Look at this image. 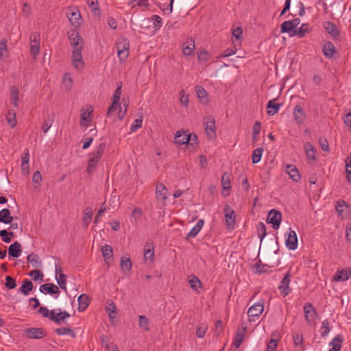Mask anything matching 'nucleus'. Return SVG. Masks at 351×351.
<instances>
[{"label": "nucleus", "instance_id": "nucleus-1", "mask_svg": "<svg viewBox=\"0 0 351 351\" xmlns=\"http://www.w3.org/2000/svg\"><path fill=\"white\" fill-rule=\"evenodd\" d=\"M70 44L73 47L72 50V64L77 69L83 68L82 51L84 48V40L79 33L75 29H71L68 32Z\"/></svg>", "mask_w": 351, "mask_h": 351}, {"label": "nucleus", "instance_id": "nucleus-2", "mask_svg": "<svg viewBox=\"0 0 351 351\" xmlns=\"http://www.w3.org/2000/svg\"><path fill=\"white\" fill-rule=\"evenodd\" d=\"M105 148L106 143H101L97 145L96 150L90 154V158L88 162L86 168V171L89 175L92 174L96 168L97 163L104 152Z\"/></svg>", "mask_w": 351, "mask_h": 351}, {"label": "nucleus", "instance_id": "nucleus-3", "mask_svg": "<svg viewBox=\"0 0 351 351\" xmlns=\"http://www.w3.org/2000/svg\"><path fill=\"white\" fill-rule=\"evenodd\" d=\"M116 47L117 55L121 62H125L130 54V43L125 37L118 38Z\"/></svg>", "mask_w": 351, "mask_h": 351}, {"label": "nucleus", "instance_id": "nucleus-4", "mask_svg": "<svg viewBox=\"0 0 351 351\" xmlns=\"http://www.w3.org/2000/svg\"><path fill=\"white\" fill-rule=\"evenodd\" d=\"M263 302H258L257 303L254 304L253 306L250 307V308L247 311L249 322H252L258 319L260 315L263 312Z\"/></svg>", "mask_w": 351, "mask_h": 351}, {"label": "nucleus", "instance_id": "nucleus-5", "mask_svg": "<svg viewBox=\"0 0 351 351\" xmlns=\"http://www.w3.org/2000/svg\"><path fill=\"white\" fill-rule=\"evenodd\" d=\"M66 16L71 24L75 27H77L81 24V14L76 7H69L66 13Z\"/></svg>", "mask_w": 351, "mask_h": 351}, {"label": "nucleus", "instance_id": "nucleus-6", "mask_svg": "<svg viewBox=\"0 0 351 351\" xmlns=\"http://www.w3.org/2000/svg\"><path fill=\"white\" fill-rule=\"evenodd\" d=\"M30 52L34 58L39 53L40 51V34L37 32L31 34L30 37Z\"/></svg>", "mask_w": 351, "mask_h": 351}, {"label": "nucleus", "instance_id": "nucleus-7", "mask_svg": "<svg viewBox=\"0 0 351 351\" xmlns=\"http://www.w3.org/2000/svg\"><path fill=\"white\" fill-rule=\"evenodd\" d=\"M281 220L282 215L280 211H278L276 209H272L269 211L267 218V223L273 225L274 230L279 228Z\"/></svg>", "mask_w": 351, "mask_h": 351}, {"label": "nucleus", "instance_id": "nucleus-8", "mask_svg": "<svg viewBox=\"0 0 351 351\" xmlns=\"http://www.w3.org/2000/svg\"><path fill=\"white\" fill-rule=\"evenodd\" d=\"M223 213L225 215V219L226 225L228 228H233L235 225L236 213L229 205L226 204L224 206Z\"/></svg>", "mask_w": 351, "mask_h": 351}, {"label": "nucleus", "instance_id": "nucleus-9", "mask_svg": "<svg viewBox=\"0 0 351 351\" xmlns=\"http://www.w3.org/2000/svg\"><path fill=\"white\" fill-rule=\"evenodd\" d=\"M205 132L206 135L210 138L216 136L215 121L213 118L205 117Z\"/></svg>", "mask_w": 351, "mask_h": 351}, {"label": "nucleus", "instance_id": "nucleus-10", "mask_svg": "<svg viewBox=\"0 0 351 351\" xmlns=\"http://www.w3.org/2000/svg\"><path fill=\"white\" fill-rule=\"evenodd\" d=\"M286 247L291 250H295L298 247V237L295 232L289 228L288 237L285 241Z\"/></svg>", "mask_w": 351, "mask_h": 351}, {"label": "nucleus", "instance_id": "nucleus-11", "mask_svg": "<svg viewBox=\"0 0 351 351\" xmlns=\"http://www.w3.org/2000/svg\"><path fill=\"white\" fill-rule=\"evenodd\" d=\"M25 334L29 339H41L46 336V332L40 328H31L25 331Z\"/></svg>", "mask_w": 351, "mask_h": 351}, {"label": "nucleus", "instance_id": "nucleus-12", "mask_svg": "<svg viewBox=\"0 0 351 351\" xmlns=\"http://www.w3.org/2000/svg\"><path fill=\"white\" fill-rule=\"evenodd\" d=\"M56 278L57 283L62 289L66 290V276L62 274V268L60 265L56 264Z\"/></svg>", "mask_w": 351, "mask_h": 351}, {"label": "nucleus", "instance_id": "nucleus-13", "mask_svg": "<svg viewBox=\"0 0 351 351\" xmlns=\"http://www.w3.org/2000/svg\"><path fill=\"white\" fill-rule=\"evenodd\" d=\"M289 283L290 274L287 273L282 278V281L280 282V285L278 287L279 291L284 297L287 296L291 291Z\"/></svg>", "mask_w": 351, "mask_h": 351}, {"label": "nucleus", "instance_id": "nucleus-14", "mask_svg": "<svg viewBox=\"0 0 351 351\" xmlns=\"http://www.w3.org/2000/svg\"><path fill=\"white\" fill-rule=\"evenodd\" d=\"M305 319L308 323H312L316 317V311L311 303L305 304L304 306Z\"/></svg>", "mask_w": 351, "mask_h": 351}, {"label": "nucleus", "instance_id": "nucleus-15", "mask_svg": "<svg viewBox=\"0 0 351 351\" xmlns=\"http://www.w3.org/2000/svg\"><path fill=\"white\" fill-rule=\"evenodd\" d=\"M70 317V315L66 311H60L56 313L55 310L51 311L50 320L56 322L58 324H60L66 318Z\"/></svg>", "mask_w": 351, "mask_h": 351}, {"label": "nucleus", "instance_id": "nucleus-16", "mask_svg": "<svg viewBox=\"0 0 351 351\" xmlns=\"http://www.w3.org/2000/svg\"><path fill=\"white\" fill-rule=\"evenodd\" d=\"M191 136L183 130L178 131L175 135V143L179 145L189 143Z\"/></svg>", "mask_w": 351, "mask_h": 351}, {"label": "nucleus", "instance_id": "nucleus-17", "mask_svg": "<svg viewBox=\"0 0 351 351\" xmlns=\"http://www.w3.org/2000/svg\"><path fill=\"white\" fill-rule=\"evenodd\" d=\"M168 191L162 183H157L156 186V197L157 199L165 201L167 199Z\"/></svg>", "mask_w": 351, "mask_h": 351}, {"label": "nucleus", "instance_id": "nucleus-18", "mask_svg": "<svg viewBox=\"0 0 351 351\" xmlns=\"http://www.w3.org/2000/svg\"><path fill=\"white\" fill-rule=\"evenodd\" d=\"M286 173L289 174V178L295 182H298L300 180L299 171L293 165H287L286 166Z\"/></svg>", "mask_w": 351, "mask_h": 351}, {"label": "nucleus", "instance_id": "nucleus-19", "mask_svg": "<svg viewBox=\"0 0 351 351\" xmlns=\"http://www.w3.org/2000/svg\"><path fill=\"white\" fill-rule=\"evenodd\" d=\"M293 117L294 120L298 124H301L304 122L306 118V114L300 106L298 105L295 107L293 110Z\"/></svg>", "mask_w": 351, "mask_h": 351}, {"label": "nucleus", "instance_id": "nucleus-20", "mask_svg": "<svg viewBox=\"0 0 351 351\" xmlns=\"http://www.w3.org/2000/svg\"><path fill=\"white\" fill-rule=\"evenodd\" d=\"M40 291L44 294H56L60 292L59 288L52 283L44 284L40 287Z\"/></svg>", "mask_w": 351, "mask_h": 351}, {"label": "nucleus", "instance_id": "nucleus-21", "mask_svg": "<svg viewBox=\"0 0 351 351\" xmlns=\"http://www.w3.org/2000/svg\"><path fill=\"white\" fill-rule=\"evenodd\" d=\"M132 263L130 258L122 256L120 260V267L125 274H128L132 269Z\"/></svg>", "mask_w": 351, "mask_h": 351}, {"label": "nucleus", "instance_id": "nucleus-22", "mask_svg": "<svg viewBox=\"0 0 351 351\" xmlns=\"http://www.w3.org/2000/svg\"><path fill=\"white\" fill-rule=\"evenodd\" d=\"M21 244L18 241H15L14 243L11 244L8 248L9 255L14 258L19 257L21 253Z\"/></svg>", "mask_w": 351, "mask_h": 351}, {"label": "nucleus", "instance_id": "nucleus-23", "mask_svg": "<svg viewBox=\"0 0 351 351\" xmlns=\"http://www.w3.org/2000/svg\"><path fill=\"white\" fill-rule=\"evenodd\" d=\"M304 148H305L306 156L307 157L308 160L313 161V162L315 161L316 160V156H315L316 150L314 148V147L313 146V145L308 142L304 145Z\"/></svg>", "mask_w": 351, "mask_h": 351}, {"label": "nucleus", "instance_id": "nucleus-24", "mask_svg": "<svg viewBox=\"0 0 351 351\" xmlns=\"http://www.w3.org/2000/svg\"><path fill=\"white\" fill-rule=\"evenodd\" d=\"M351 276V269H342L337 271L333 276L334 280L336 281H344L349 279Z\"/></svg>", "mask_w": 351, "mask_h": 351}, {"label": "nucleus", "instance_id": "nucleus-25", "mask_svg": "<svg viewBox=\"0 0 351 351\" xmlns=\"http://www.w3.org/2000/svg\"><path fill=\"white\" fill-rule=\"evenodd\" d=\"M311 29L308 24H302L300 28L295 29L291 33V36H298L299 38H303L306 34H308Z\"/></svg>", "mask_w": 351, "mask_h": 351}, {"label": "nucleus", "instance_id": "nucleus-26", "mask_svg": "<svg viewBox=\"0 0 351 351\" xmlns=\"http://www.w3.org/2000/svg\"><path fill=\"white\" fill-rule=\"evenodd\" d=\"M276 99L269 100L267 104V108L268 109L267 113L269 116H273L278 112L280 104H275Z\"/></svg>", "mask_w": 351, "mask_h": 351}, {"label": "nucleus", "instance_id": "nucleus-27", "mask_svg": "<svg viewBox=\"0 0 351 351\" xmlns=\"http://www.w3.org/2000/svg\"><path fill=\"white\" fill-rule=\"evenodd\" d=\"M90 300L87 295L82 294L78 297V310L84 311L89 305Z\"/></svg>", "mask_w": 351, "mask_h": 351}, {"label": "nucleus", "instance_id": "nucleus-28", "mask_svg": "<svg viewBox=\"0 0 351 351\" xmlns=\"http://www.w3.org/2000/svg\"><path fill=\"white\" fill-rule=\"evenodd\" d=\"M324 27L326 31L330 34L332 37H338L339 36V32L336 27V25L332 22L327 21L324 23Z\"/></svg>", "mask_w": 351, "mask_h": 351}, {"label": "nucleus", "instance_id": "nucleus-29", "mask_svg": "<svg viewBox=\"0 0 351 351\" xmlns=\"http://www.w3.org/2000/svg\"><path fill=\"white\" fill-rule=\"evenodd\" d=\"M12 221L13 217L8 208H3L0 211V222L8 224L11 223Z\"/></svg>", "mask_w": 351, "mask_h": 351}, {"label": "nucleus", "instance_id": "nucleus-30", "mask_svg": "<svg viewBox=\"0 0 351 351\" xmlns=\"http://www.w3.org/2000/svg\"><path fill=\"white\" fill-rule=\"evenodd\" d=\"M93 216V210L90 207H86L83 212V219H82V225L84 227H88L91 221Z\"/></svg>", "mask_w": 351, "mask_h": 351}, {"label": "nucleus", "instance_id": "nucleus-31", "mask_svg": "<svg viewBox=\"0 0 351 351\" xmlns=\"http://www.w3.org/2000/svg\"><path fill=\"white\" fill-rule=\"evenodd\" d=\"M322 51L326 57L330 58L335 52V48L331 42H327L324 44Z\"/></svg>", "mask_w": 351, "mask_h": 351}, {"label": "nucleus", "instance_id": "nucleus-32", "mask_svg": "<svg viewBox=\"0 0 351 351\" xmlns=\"http://www.w3.org/2000/svg\"><path fill=\"white\" fill-rule=\"evenodd\" d=\"M342 342V336L339 335H337L330 343V345L332 346V348L330 349L329 351H339L341 348Z\"/></svg>", "mask_w": 351, "mask_h": 351}, {"label": "nucleus", "instance_id": "nucleus-33", "mask_svg": "<svg viewBox=\"0 0 351 351\" xmlns=\"http://www.w3.org/2000/svg\"><path fill=\"white\" fill-rule=\"evenodd\" d=\"M154 256V246L152 243H147L144 247V259L147 261L149 259L153 261Z\"/></svg>", "mask_w": 351, "mask_h": 351}, {"label": "nucleus", "instance_id": "nucleus-34", "mask_svg": "<svg viewBox=\"0 0 351 351\" xmlns=\"http://www.w3.org/2000/svg\"><path fill=\"white\" fill-rule=\"evenodd\" d=\"M138 326L144 331L148 332L150 330L149 321L145 315H138Z\"/></svg>", "mask_w": 351, "mask_h": 351}, {"label": "nucleus", "instance_id": "nucleus-35", "mask_svg": "<svg viewBox=\"0 0 351 351\" xmlns=\"http://www.w3.org/2000/svg\"><path fill=\"white\" fill-rule=\"evenodd\" d=\"M28 263H29L32 267H39L41 266L42 263L39 259V257L37 254L31 253L27 257Z\"/></svg>", "mask_w": 351, "mask_h": 351}, {"label": "nucleus", "instance_id": "nucleus-36", "mask_svg": "<svg viewBox=\"0 0 351 351\" xmlns=\"http://www.w3.org/2000/svg\"><path fill=\"white\" fill-rule=\"evenodd\" d=\"M8 55L7 41L3 39L0 41V59L4 61L8 57Z\"/></svg>", "mask_w": 351, "mask_h": 351}, {"label": "nucleus", "instance_id": "nucleus-37", "mask_svg": "<svg viewBox=\"0 0 351 351\" xmlns=\"http://www.w3.org/2000/svg\"><path fill=\"white\" fill-rule=\"evenodd\" d=\"M32 282L28 279H25L23 281V285L20 289V291L23 295H27L32 290Z\"/></svg>", "mask_w": 351, "mask_h": 351}, {"label": "nucleus", "instance_id": "nucleus-38", "mask_svg": "<svg viewBox=\"0 0 351 351\" xmlns=\"http://www.w3.org/2000/svg\"><path fill=\"white\" fill-rule=\"evenodd\" d=\"M247 330V324L245 322H242L240 326L238 327L237 332L235 334V339H241L243 340L244 337L245 336Z\"/></svg>", "mask_w": 351, "mask_h": 351}, {"label": "nucleus", "instance_id": "nucleus-39", "mask_svg": "<svg viewBox=\"0 0 351 351\" xmlns=\"http://www.w3.org/2000/svg\"><path fill=\"white\" fill-rule=\"evenodd\" d=\"M101 253L102 256L105 261H107L111 258H112L113 251L112 248L109 245H105L101 247Z\"/></svg>", "mask_w": 351, "mask_h": 351}, {"label": "nucleus", "instance_id": "nucleus-40", "mask_svg": "<svg viewBox=\"0 0 351 351\" xmlns=\"http://www.w3.org/2000/svg\"><path fill=\"white\" fill-rule=\"evenodd\" d=\"M10 92H11L12 103V104L14 105V107H17L18 106V101H19V89H18V88L16 86H13L11 88Z\"/></svg>", "mask_w": 351, "mask_h": 351}, {"label": "nucleus", "instance_id": "nucleus-41", "mask_svg": "<svg viewBox=\"0 0 351 351\" xmlns=\"http://www.w3.org/2000/svg\"><path fill=\"white\" fill-rule=\"evenodd\" d=\"M204 225V220L200 219L199 220L196 225L191 230V231L188 234L189 237H195L197 234L200 231L202 226Z\"/></svg>", "mask_w": 351, "mask_h": 351}, {"label": "nucleus", "instance_id": "nucleus-42", "mask_svg": "<svg viewBox=\"0 0 351 351\" xmlns=\"http://www.w3.org/2000/svg\"><path fill=\"white\" fill-rule=\"evenodd\" d=\"M62 83L66 90H70L73 86V79L69 73H65L63 77Z\"/></svg>", "mask_w": 351, "mask_h": 351}, {"label": "nucleus", "instance_id": "nucleus-43", "mask_svg": "<svg viewBox=\"0 0 351 351\" xmlns=\"http://www.w3.org/2000/svg\"><path fill=\"white\" fill-rule=\"evenodd\" d=\"M230 176L228 172L223 174L221 178V184L223 190L230 189L231 187L230 184Z\"/></svg>", "mask_w": 351, "mask_h": 351}, {"label": "nucleus", "instance_id": "nucleus-44", "mask_svg": "<svg viewBox=\"0 0 351 351\" xmlns=\"http://www.w3.org/2000/svg\"><path fill=\"white\" fill-rule=\"evenodd\" d=\"M190 287L192 289L197 291L199 288H201L202 283L199 278L195 276H192L191 278L189 280Z\"/></svg>", "mask_w": 351, "mask_h": 351}, {"label": "nucleus", "instance_id": "nucleus-45", "mask_svg": "<svg viewBox=\"0 0 351 351\" xmlns=\"http://www.w3.org/2000/svg\"><path fill=\"white\" fill-rule=\"evenodd\" d=\"M263 152V148H256L253 151L252 159V162L254 164H256L261 160Z\"/></svg>", "mask_w": 351, "mask_h": 351}, {"label": "nucleus", "instance_id": "nucleus-46", "mask_svg": "<svg viewBox=\"0 0 351 351\" xmlns=\"http://www.w3.org/2000/svg\"><path fill=\"white\" fill-rule=\"evenodd\" d=\"M295 29L293 27L292 25L289 22V21H286L283 22L280 25V32L281 33H291L293 32Z\"/></svg>", "mask_w": 351, "mask_h": 351}, {"label": "nucleus", "instance_id": "nucleus-47", "mask_svg": "<svg viewBox=\"0 0 351 351\" xmlns=\"http://www.w3.org/2000/svg\"><path fill=\"white\" fill-rule=\"evenodd\" d=\"M195 48V40L191 38L189 45L183 47V53L185 56L192 55L193 53Z\"/></svg>", "mask_w": 351, "mask_h": 351}, {"label": "nucleus", "instance_id": "nucleus-48", "mask_svg": "<svg viewBox=\"0 0 351 351\" xmlns=\"http://www.w3.org/2000/svg\"><path fill=\"white\" fill-rule=\"evenodd\" d=\"M346 179L350 184H351V156L346 160Z\"/></svg>", "mask_w": 351, "mask_h": 351}, {"label": "nucleus", "instance_id": "nucleus-49", "mask_svg": "<svg viewBox=\"0 0 351 351\" xmlns=\"http://www.w3.org/2000/svg\"><path fill=\"white\" fill-rule=\"evenodd\" d=\"M56 332L59 335H69L73 337H75V334L71 328H60L56 329Z\"/></svg>", "mask_w": 351, "mask_h": 351}, {"label": "nucleus", "instance_id": "nucleus-50", "mask_svg": "<svg viewBox=\"0 0 351 351\" xmlns=\"http://www.w3.org/2000/svg\"><path fill=\"white\" fill-rule=\"evenodd\" d=\"M257 233L261 241L266 236V227L263 222H260L257 225Z\"/></svg>", "mask_w": 351, "mask_h": 351}, {"label": "nucleus", "instance_id": "nucleus-51", "mask_svg": "<svg viewBox=\"0 0 351 351\" xmlns=\"http://www.w3.org/2000/svg\"><path fill=\"white\" fill-rule=\"evenodd\" d=\"M197 58L201 62H206L210 58V53L205 49L201 50L197 53Z\"/></svg>", "mask_w": 351, "mask_h": 351}, {"label": "nucleus", "instance_id": "nucleus-52", "mask_svg": "<svg viewBox=\"0 0 351 351\" xmlns=\"http://www.w3.org/2000/svg\"><path fill=\"white\" fill-rule=\"evenodd\" d=\"M89 8L95 12V14L99 13V6L97 0H86Z\"/></svg>", "mask_w": 351, "mask_h": 351}, {"label": "nucleus", "instance_id": "nucleus-53", "mask_svg": "<svg viewBox=\"0 0 351 351\" xmlns=\"http://www.w3.org/2000/svg\"><path fill=\"white\" fill-rule=\"evenodd\" d=\"M93 112V109L91 107H88L85 110H82L80 114L81 117V124L82 125V122L84 121H90V119H88V117L90 115V114Z\"/></svg>", "mask_w": 351, "mask_h": 351}, {"label": "nucleus", "instance_id": "nucleus-54", "mask_svg": "<svg viewBox=\"0 0 351 351\" xmlns=\"http://www.w3.org/2000/svg\"><path fill=\"white\" fill-rule=\"evenodd\" d=\"M180 95V101L182 106L184 107H187L189 105V95L186 94L185 91L184 90H182L179 93Z\"/></svg>", "mask_w": 351, "mask_h": 351}, {"label": "nucleus", "instance_id": "nucleus-55", "mask_svg": "<svg viewBox=\"0 0 351 351\" xmlns=\"http://www.w3.org/2000/svg\"><path fill=\"white\" fill-rule=\"evenodd\" d=\"M195 91L198 98L201 100L206 99L208 93L206 90L201 86H196Z\"/></svg>", "mask_w": 351, "mask_h": 351}, {"label": "nucleus", "instance_id": "nucleus-56", "mask_svg": "<svg viewBox=\"0 0 351 351\" xmlns=\"http://www.w3.org/2000/svg\"><path fill=\"white\" fill-rule=\"evenodd\" d=\"M321 330V335L323 337H326L329 333L330 328L329 326V322L327 319L323 321L322 324Z\"/></svg>", "mask_w": 351, "mask_h": 351}, {"label": "nucleus", "instance_id": "nucleus-57", "mask_svg": "<svg viewBox=\"0 0 351 351\" xmlns=\"http://www.w3.org/2000/svg\"><path fill=\"white\" fill-rule=\"evenodd\" d=\"M208 330V326L204 324H202L196 330V335L199 338H203Z\"/></svg>", "mask_w": 351, "mask_h": 351}, {"label": "nucleus", "instance_id": "nucleus-58", "mask_svg": "<svg viewBox=\"0 0 351 351\" xmlns=\"http://www.w3.org/2000/svg\"><path fill=\"white\" fill-rule=\"evenodd\" d=\"M8 235L13 237L14 232H8L6 230H2L0 231V236L1 237L3 241L5 243H10L11 241V238L8 237Z\"/></svg>", "mask_w": 351, "mask_h": 351}, {"label": "nucleus", "instance_id": "nucleus-59", "mask_svg": "<svg viewBox=\"0 0 351 351\" xmlns=\"http://www.w3.org/2000/svg\"><path fill=\"white\" fill-rule=\"evenodd\" d=\"M29 276L32 278V279L34 281H36L38 280H43V273L40 270H38V269H34V270H32V271H30Z\"/></svg>", "mask_w": 351, "mask_h": 351}, {"label": "nucleus", "instance_id": "nucleus-60", "mask_svg": "<svg viewBox=\"0 0 351 351\" xmlns=\"http://www.w3.org/2000/svg\"><path fill=\"white\" fill-rule=\"evenodd\" d=\"M5 286L8 289H13L16 287V281L15 280L10 276H8L5 277Z\"/></svg>", "mask_w": 351, "mask_h": 351}, {"label": "nucleus", "instance_id": "nucleus-61", "mask_svg": "<svg viewBox=\"0 0 351 351\" xmlns=\"http://www.w3.org/2000/svg\"><path fill=\"white\" fill-rule=\"evenodd\" d=\"M142 119H136L134 123L131 125L130 132H135L138 128L142 126Z\"/></svg>", "mask_w": 351, "mask_h": 351}, {"label": "nucleus", "instance_id": "nucleus-62", "mask_svg": "<svg viewBox=\"0 0 351 351\" xmlns=\"http://www.w3.org/2000/svg\"><path fill=\"white\" fill-rule=\"evenodd\" d=\"M7 121H8L9 125L12 128L15 127L16 125V118H15V114L14 113H12V112H10L8 113V116L7 117Z\"/></svg>", "mask_w": 351, "mask_h": 351}, {"label": "nucleus", "instance_id": "nucleus-63", "mask_svg": "<svg viewBox=\"0 0 351 351\" xmlns=\"http://www.w3.org/2000/svg\"><path fill=\"white\" fill-rule=\"evenodd\" d=\"M277 341L271 339L267 346V351H275L277 347Z\"/></svg>", "mask_w": 351, "mask_h": 351}, {"label": "nucleus", "instance_id": "nucleus-64", "mask_svg": "<svg viewBox=\"0 0 351 351\" xmlns=\"http://www.w3.org/2000/svg\"><path fill=\"white\" fill-rule=\"evenodd\" d=\"M344 123L349 128L351 132V112H348L343 118Z\"/></svg>", "mask_w": 351, "mask_h": 351}]
</instances>
